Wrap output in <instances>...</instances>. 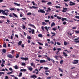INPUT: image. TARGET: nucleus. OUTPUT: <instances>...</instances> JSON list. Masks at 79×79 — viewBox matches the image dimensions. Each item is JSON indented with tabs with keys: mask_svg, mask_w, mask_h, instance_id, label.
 <instances>
[{
	"mask_svg": "<svg viewBox=\"0 0 79 79\" xmlns=\"http://www.w3.org/2000/svg\"><path fill=\"white\" fill-rule=\"evenodd\" d=\"M56 44L57 45H61V43L58 42H56Z\"/></svg>",
	"mask_w": 79,
	"mask_h": 79,
	"instance_id": "obj_25",
	"label": "nucleus"
},
{
	"mask_svg": "<svg viewBox=\"0 0 79 79\" xmlns=\"http://www.w3.org/2000/svg\"><path fill=\"white\" fill-rule=\"evenodd\" d=\"M2 64L5 63V61L3 59H2Z\"/></svg>",
	"mask_w": 79,
	"mask_h": 79,
	"instance_id": "obj_45",
	"label": "nucleus"
},
{
	"mask_svg": "<svg viewBox=\"0 0 79 79\" xmlns=\"http://www.w3.org/2000/svg\"><path fill=\"white\" fill-rule=\"evenodd\" d=\"M78 39H79V37H78L77 38V39H74V40H78Z\"/></svg>",
	"mask_w": 79,
	"mask_h": 79,
	"instance_id": "obj_56",
	"label": "nucleus"
},
{
	"mask_svg": "<svg viewBox=\"0 0 79 79\" xmlns=\"http://www.w3.org/2000/svg\"><path fill=\"white\" fill-rule=\"evenodd\" d=\"M31 65L34 68H35V64H34L33 62L31 63Z\"/></svg>",
	"mask_w": 79,
	"mask_h": 79,
	"instance_id": "obj_7",
	"label": "nucleus"
},
{
	"mask_svg": "<svg viewBox=\"0 0 79 79\" xmlns=\"http://www.w3.org/2000/svg\"><path fill=\"white\" fill-rule=\"evenodd\" d=\"M64 45H67V42H66L65 41L64 42Z\"/></svg>",
	"mask_w": 79,
	"mask_h": 79,
	"instance_id": "obj_39",
	"label": "nucleus"
},
{
	"mask_svg": "<svg viewBox=\"0 0 79 79\" xmlns=\"http://www.w3.org/2000/svg\"><path fill=\"white\" fill-rule=\"evenodd\" d=\"M63 55L64 56H68V54H66V53H65L64 52H63Z\"/></svg>",
	"mask_w": 79,
	"mask_h": 79,
	"instance_id": "obj_13",
	"label": "nucleus"
},
{
	"mask_svg": "<svg viewBox=\"0 0 79 79\" xmlns=\"http://www.w3.org/2000/svg\"><path fill=\"white\" fill-rule=\"evenodd\" d=\"M31 78H37V76H36L35 75H34L32 76H31Z\"/></svg>",
	"mask_w": 79,
	"mask_h": 79,
	"instance_id": "obj_8",
	"label": "nucleus"
},
{
	"mask_svg": "<svg viewBox=\"0 0 79 79\" xmlns=\"http://www.w3.org/2000/svg\"><path fill=\"white\" fill-rule=\"evenodd\" d=\"M48 10L49 11H51V9H50V8L49 7L48 8Z\"/></svg>",
	"mask_w": 79,
	"mask_h": 79,
	"instance_id": "obj_64",
	"label": "nucleus"
},
{
	"mask_svg": "<svg viewBox=\"0 0 79 79\" xmlns=\"http://www.w3.org/2000/svg\"><path fill=\"white\" fill-rule=\"evenodd\" d=\"M63 10H62V12H66L67 11V10H68V8H63Z\"/></svg>",
	"mask_w": 79,
	"mask_h": 79,
	"instance_id": "obj_4",
	"label": "nucleus"
},
{
	"mask_svg": "<svg viewBox=\"0 0 79 79\" xmlns=\"http://www.w3.org/2000/svg\"><path fill=\"white\" fill-rule=\"evenodd\" d=\"M46 62V61L45 60H40V63H45Z\"/></svg>",
	"mask_w": 79,
	"mask_h": 79,
	"instance_id": "obj_11",
	"label": "nucleus"
},
{
	"mask_svg": "<svg viewBox=\"0 0 79 79\" xmlns=\"http://www.w3.org/2000/svg\"><path fill=\"white\" fill-rule=\"evenodd\" d=\"M73 61L74 62L72 63L73 64H77V63H78V62H79V60H73Z\"/></svg>",
	"mask_w": 79,
	"mask_h": 79,
	"instance_id": "obj_2",
	"label": "nucleus"
},
{
	"mask_svg": "<svg viewBox=\"0 0 79 79\" xmlns=\"http://www.w3.org/2000/svg\"><path fill=\"white\" fill-rule=\"evenodd\" d=\"M15 69H19L18 67V65H16L14 66Z\"/></svg>",
	"mask_w": 79,
	"mask_h": 79,
	"instance_id": "obj_15",
	"label": "nucleus"
},
{
	"mask_svg": "<svg viewBox=\"0 0 79 79\" xmlns=\"http://www.w3.org/2000/svg\"><path fill=\"white\" fill-rule=\"evenodd\" d=\"M21 44H22V41H19L18 43V45H21Z\"/></svg>",
	"mask_w": 79,
	"mask_h": 79,
	"instance_id": "obj_17",
	"label": "nucleus"
},
{
	"mask_svg": "<svg viewBox=\"0 0 79 79\" xmlns=\"http://www.w3.org/2000/svg\"><path fill=\"white\" fill-rule=\"evenodd\" d=\"M25 63H22V65L23 66H25Z\"/></svg>",
	"mask_w": 79,
	"mask_h": 79,
	"instance_id": "obj_60",
	"label": "nucleus"
},
{
	"mask_svg": "<svg viewBox=\"0 0 79 79\" xmlns=\"http://www.w3.org/2000/svg\"><path fill=\"white\" fill-rule=\"evenodd\" d=\"M38 43L39 44V45H43V44L40 43L38 42Z\"/></svg>",
	"mask_w": 79,
	"mask_h": 79,
	"instance_id": "obj_40",
	"label": "nucleus"
},
{
	"mask_svg": "<svg viewBox=\"0 0 79 79\" xmlns=\"http://www.w3.org/2000/svg\"><path fill=\"white\" fill-rule=\"evenodd\" d=\"M38 13H45V11L42 9H40L38 10Z\"/></svg>",
	"mask_w": 79,
	"mask_h": 79,
	"instance_id": "obj_1",
	"label": "nucleus"
},
{
	"mask_svg": "<svg viewBox=\"0 0 79 79\" xmlns=\"http://www.w3.org/2000/svg\"><path fill=\"white\" fill-rule=\"evenodd\" d=\"M3 46L4 48H6V44H3Z\"/></svg>",
	"mask_w": 79,
	"mask_h": 79,
	"instance_id": "obj_21",
	"label": "nucleus"
},
{
	"mask_svg": "<svg viewBox=\"0 0 79 79\" xmlns=\"http://www.w3.org/2000/svg\"><path fill=\"white\" fill-rule=\"evenodd\" d=\"M75 18L77 19H79V16H75Z\"/></svg>",
	"mask_w": 79,
	"mask_h": 79,
	"instance_id": "obj_57",
	"label": "nucleus"
},
{
	"mask_svg": "<svg viewBox=\"0 0 79 79\" xmlns=\"http://www.w3.org/2000/svg\"><path fill=\"white\" fill-rule=\"evenodd\" d=\"M31 3L33 4V5H35V3H34V2L33 1L31 2Z\"/></svg>",
	"mask_w": 79,
	"mask_h": 79,
	"instance_id": "obj_61",
	"label": "nucleus"
},
{
	"mask_svg": "<svg viewBox=\"0 0 79 79\" xmlns=\"http://www.w3.org/2000/svg\"><path fill=\"white\" fill-rule=\"evenodd\" d=\"M38 37H43V36L41 34H39V35H38Z\"/></svg>",
	"mask_w": 79,
	"mask_h": 79,
	"instance_id": "obj_20",
	"label": "nucleus"
},
{
	"mask_svg": "<svg viewBox=\"0 0 79 79\" xmlns=\"http://www.w3.org/2000/svg\"><path fill=\"white\" fill-rule=\"evenodd\" d=\"M70 6H72V5H75V3L71 1L70 2Z\"/></svg>",
	"mask_w": 79,
	"mask_h": 79,
	"instance_id": "obj_6",
	"label": "nucleus"
},
{
	"mask_svg": "<svg viewBox=\"0 0 79 79\" xmlns=\"http://www.w3.org/2000/svg\"><path fill=\"white\" fill-rule=\"evenodd\" d=\"M8 58H14V56H12L11 54H8L7 55Z\"/></svg>",
	"mask_w": 79,
	"mask_h": 79,
	"instance_id": "obj_3",
	"label": "nucleus"
},
{
	"mask_svg": "<svg viewBox=\"0 0 79 79\" xmlns=\"http://www.w3.org/2000/svg\"><path fill=\"white\" fill-rule=\"evenodd\" d=\"M75 32H76V34H78V33H79V31H76Z\"/></svg>",
	"mask_w": 79,
	"mask_h": 79,
	"instance_id": "obj_62",
	"label": "nucleus"
},
{
	"mask_svg": "<svg viewBox=\"0 0 79 79\" xmlns=\"http://www.w3.org/2000/svg\"><path fill=\"white\" fill-rule=\"evenodd\" d=\"M8 76H6L5 77V79H8Z\"/></svg>",
	"mask_w": 79,
	"mask_h": 79,
	"instance_id": "obj_52",
	"label": "nucleus"
},
{
	"mask_svg": "<svg viewBox=\"0 0 79 79\" xmlns=\"http://www.w3.org/2000/svg\"><path fill=\"white\" fill-rule=\"evenodd\" d=\"M49 21V20H45V23H48Z\"/></svg>",
	"mask_w": 79,
	"mask_h": 79,
	"instance_id": "obj_31",
	"label": "nucleus"
},
{
	"mask_svg": "<svg viewBox=\"0 0 79 79\" xmlns=\"http://www.w3.org/2000/svg\"><path fill=\"white\" fill-rule=\"evenodd\" d=\"M19 56V54H17V56H16V58H18Z\"/></svg>",
	"mask_w": 79,
	"mask_h": 79,
	"instance_id": "obj_47",
	"label": "nucleus"
},
{
	"mask_svg": "<svg viewBox=\"0 0 79 79\" xmlns=\"http://www.w3.org/2000/svg\"><path fill=\"white\" fill-rule=\"evenodd\" d=\"M12 14L14 16H15V17H16V18L18 17V16H17V15L15 14V13H12Z\"/></svg>",
	"mask_w": 79,
	"mask_h": 79,
	"instance_id": "obj_16",
	"label": "nucleus"
},
{
	"mask_svg": "<svg viewBox=\"0 0 79 79\" xmlns=\"http://www.w3.org/2000/svg\"><path fill=\"white\" fill-rule=\"evenodd\" d=\"M31 13L29 12L27 13V15H31Z\"/></svg>",
	"mask_w": 79,
	"mask_h": 79,
	"instance_id": "obj_46",
	"label": "nucleus"
},
{
	"mask_svg": "<svg viewBox=\"0 0 79 79\" xmlns=\"http://www.w3.org/2000/svg\"><path fill=\"white\" fill-rule=\"evenodd\" d=\"M47 4L48 5H52V3L51 2H49L47 3Z\"/></svg>",
	"mask_w": 79,
	"mask_h": 79,
	"instance_id": "obj_34",
	"label": "nucleus"
},
{
	"mask_svg": "<svg viewBox=\"0 0 79 79\" xmlns=\"http://www.w3.org/2000/svg\"><path fill=\"white\" fill-rule=\"evenodd\" d=\"M51 61H52V63H55V60H53L52 59H51Z\"/></svg>",
	"mask_w": 79,
	"mask_h": 79,
	"instance_id": "obj_33",
	"label": "nucleus"
},
{
	"mask_svg": "<svg viewBox=\"0 0 79 79\" xmlns=\"http://www.w3.org/2000/svg\"><path fill=\"white\" fill-rule=\"evenodd\" d=\"M61 20H62V22H63V21H64V18H62Z\"/></svg>",
	"mask_w": 79,
	"mask_h": 79,
	"instance_id": "obj_63",
	"label": "nucleus"
},
{
	"mask_svg": "<svg viewBox=\"0 0 79 79\" xmlns=\"http://www.w3.org/2000/svg\"><path fill=\"white\" fill-rule=\"evenodd\" d=\"M52 30H53V31H56V28H52Z\"/></svg>",
	"mask_w": 79,
	"mask_h": 79,
	"instance_id": "obj_36",
	"label": "nucleus"
},
{
	"mask_svg": "<svg viewBox=\"0 0 79 79\" xmlns=\"http://www.w3.org/2000/svg\"><path fill=\"white\" fill-rule=\"evenodd\" d=\"M55 26V22H53L51 24V27H52L53 26Z\"/></svg>",
	"mask_w": 79,
	"mask_h": 79,
	"instance_id": "obj_12",
	"label": "nucleus"
},
{
	"mask_svg": "<svg viewBox=\"0 0 79 79\" xmlns=\"http://www.w3.org/2000/svg\"><path fill=\"white\" fill-rule=\"evenodd\" d=\"M41 2L42 3H46V2H47V1H46L42 0L41 1Z\"/></svg>",
	"mask_w": 79,
	"mask_h": 79,
	"instance_id": "obj_28",
	"label": "nucleus"
},
{
	"mask_svg": "<svg viewBox=\"0 0 79 79\" xmlns=\"http://www.w3.org/2000/svg\"><path fill=\"white\" fill-rule=\"evenodd\" d=\"M22 74L23 73H20L19 74V77H21Z\"/></svg>",
	"mask_w": 79,
	"mask_h": 79,
	"instance_id": "obj_29",
	"label": "nucleus"
},
{
	"mask_svg": "<svg viewBox=\"0 0 79 79\" xmlns=\"http://www.w3.org/2000/svg\"><path fill=\"white\" fill-rule=\"evenodd\" d=\"M41 29H42L43 31H44V26H42L41 27Z\"/></svg>",
	"mask_w": 79,
	"mask_h": 79,
	"instance_id": "obj_51",
	"label": "nucleus"
},
{
	"mask_svg": "<svg viewBox=\"0 0 79 79\" xmlns=\"http://www.w3.org/2000/svg\"><path fill=\"white\" fill-rule=\"evenodd\" d=\"M6 50L5 49H3L2 50V52L4 53H6Z\"/></svg>",
	"mask_w": 79,
	"mask_h": 79,
	"instance_id": "obj_19",
	"label": "nucleus"
},
{
	"mask_svg": "<svg viewBox=\"0 0 79 79\" xmlns=\"http://www.w3.org/2000/svg\"><path fill=\"white\" fill-rule=\"evenodd\" d=\"M63 60H61L60 61V64H63Z\"/></svg>",
	"mask_w": 79,
	"mask_h": 79,
	"instance_id": "obj_38",
	"label": "nucleus"
},
{
	"mask_svg": "<svg viewBox=\"0 0 79 79\" xmlns=\"http://www.w3.org/2000/svg\"><path fill=\"white\" fill-rule=\"evenodd\" d=\"M9 10L11 11H15V9L14 8H9Z\"/></svg>",
	"mask_w": 79,
	"mask_h": 79,
	"instance_id": "obj_22",
	"label": "nucleus"
},
{
	"mask_svg": "<svg viewBox=\"0 0 79 79\" xmlns=\"http://www.w3.org/2000/svg\"><path fill=\"white\" fill-rule=\"evenodd\" d=\"M13 72H10L8 73L7 74H11L12 73H13Z\"/></svg>",
	"mask_w": 79,
	"mask_h": 79,
	"instance_id": "obj_55",
	"label": "nucleus"
},
{
	"mask_svg": "<svg viewBox=\"0 0 79 79\" xmlns=\"http://www.w3.org/2000/svg\"><path fill=\"white\" fill-rule=\"evenodd\" d=\"M47 79H51V77H47Z\"/></svg>",
	"mask_w": 79,
	"mask_h": 79,
	"instance_id": "obj_59",
	"label": "nucleus"
},
{
	"mask_svg": "<svg viewBox=\"0 0 79 79\" xmlns=\"http://www.w3.org/2000/svg\"><path fill=\"white\" fill-rule=\"evenodd\" d=\"M0 18H4V19H5V17L4 16H0Z\"/></svg>",
	"mask_w": 79,
	"mask_h": 79,
	"instance_id": "obj_49",
	"label": "nucleus"
},
{
	"mask_svg": "<svg viewBox=\"0 0 79 79\" xmlns=\"http://www.w3.org/2000/svg\"><path fill=\"white\" fill-rule=\"evenodd\" d=\"M54 58H56V60H58V56L56 55L55 56H54Z\"/></svg>",
	"mask_w": 79,
	"mask_h": 79,
	"instance_id": "obj_27",
	"label": "nucleus"
},
{
	"mask_svg": "<svg viewBox=\"0 0 79 79\" xmlns=\"http://www.w3.org/2000/svg\"><path fill=\"white\" fill-rule=\"evenodd\" d=\"M35 71H37V72L36 73V74H38V73H39V70L37 69H35Z\"/></svg>",
	"mask_w": 79,
	"mask_h": 79,
	"instance_id": "obj_26",
	"label": "nucleus"
},
{
	"mask_svg": "<svg viewBox=\"0 0 79 79\" xmlns=\"http://www.w3.org/2000/svg\"><path fill=\"white\" fill-rule=\"evenodd\" d=\"M51 34H53V35H52L51 36V37H53V36H55V35H56V33H55L52 32H51Z\"/></svg>",
	"mask_w": 79,
	"mask_h": 79,
	"instance_id": "obj_14",
	"label": "nucleus"
},
{
	"mask_svg": "<svg viewBox=\"0 0 79 79\" xmlns=\"http://www.w3.org/2000/svg\"><path fill=\"white\" fill-rule=\"evenodd\" d=\"M28 60V58H27V57L24 58V60H25V61H26V60Z\"/></svg>",
	"mask_w": 79,
	"mask_h": 79,
	"instance_id": "obj_44",
	"label": "nucleus"
},
{
	"mask_svg": "<svg viewBox=\"0 0 79 79\" xmlns=\"http://www.w3.org/2000/svg\"><path fill=\"white\" fill-rule=\"evenodd\" d=\"M23 29H26V27L24 26L23 25Z\"/></svg>",
	"mask_w": 79,
	"mask_h": 79,
	"instance_id": "obj_53",
	"label": "nucleus"
},
{
	"mask_svg": "<svg viewBox=\"0 0 79 79\" xmlns=\"http://www.w3.org/2000/svg\"><path fill=\"white\" fill-rule=\"evenodd\" d=\"M55 7H56V8H61V7L58 6H56Z\"/></svg>",
	"mask_w": 79,
	"mask_h": 79,
	"instance_id": "obj_37",
	"label": "nucleus"
},
{
	"mask_svg": "<svg viewBox=\"0 0 79 79\" xmlns=\"http://www.w3.org/2000/svg\"><path fill=\"white\" fill-rule=\"evenodd\" d=\"M14 4L15 5H16V6H21V5L19 4H18L17 3H16V2H14Z\"/></svg>",
	"mask_w": 79,
	"mask_h": 79,
	"instance_id": "obj_10",
	"label": "nucleus"
},
{
	"mask_svg": "<svg viewBox=\"0 0 79 79\" xmlns=\"http://www.w3.org/2000/svg\"><path fill=\"white\" fill-rule=\"evenodd\" d=\"M2 74H5V73L4 72H0V74H1V76Z\"/></svg>",
	"mask_w": 79,
	"mask_h": 79,
	"instance_id": "obj_42",
	"label": "nucleus"
},
{
	"mask_svg": "<svg viewBox=\"0 0 79 79\" xmlns=\"http://www.w3.org/2000/svg\"><path fill=\"white\" fill-rule=\"evenodd\" d=\"M32 31V34H35V32H35V31H34V29L32 30H31Z\"/></svg>",
	"mask_w": 79,
	"mask_h": 79,
	"instance_id": "obj_23",
	"label": "nucleus"
},
{
	"mask_svg": "<svg viewBox=\"0 0 79 79\" xmlns=\"http://www.w3.org/2000/svg\"><path fill=\"white\" fill-rule=\"evenodd\" d=\"M44 69H45L46 70H48V67H44Z\"/></svg>",
	"mask_w": 79,
	"mask_h": 79,
	"instance_id": "obj_35",
	"label": "nucleus"
},
{
	"mask_svg": "<svg viewBox=\"0 0 79 79\" xmlns=\"http://www.w3.org/2000/svg\"><path fill=\"white\" fill-rule=\"evenodd\" d=\"M42 25H47V23H45L44 22H43L42 23Z\"/></svg>",
	"mask_w": 79,
	"mask_h": 79,
	"instance_id": "obj_32",
	"label": "nucleus"
},
{
	"mask_svg": "<svg viewBox=\"0 0 79 79\" xmlns=\"http://www.w3.org/2000/svg\"><path fill=\"white\" fill-rule=\"evenodd\" d=\"M61 48H57V50H58L59 52H60V51H61Z\"/></svg>",
	"mask_w": 79,
	"mask_h": 79,
	"instance_id": "obj_54",
	"label": "nucleus"
},
{
	"mask_svg": "<svg viewBox=\"0 0 79 79\" xmlns=\"http://www.w3.org/2000/svg\"><path fill=\"white\" fill-rule=\"evenodd\" d=\"M27 37V39H31V37L30 36H28Z\"/></svg>",
	"mask_w": 79,
	"mask_h": 79,
	"instance_id": "obj_41",
	"label": "nucleus"
},
{
	"mask_svg": "<svg viewBox=\"0 0 79 79\" xmlns=\"http://www.w3.org/2000/svg\"><path fill=\"white\" fill-rule=\"evenodd\" d=\"M4 11H7V12H9L10 11V10L7 9L5 10Z\"/></svg>",
	"mask_w": 79,
	"mask_h": 79,
	"instance_id": "obj_48",
	"label": "nucleus"
},
{
	"mask_svg": "<svg viewBox=\"0 0 79 79\" xmlns=\"http://www.w3.org/2000/svg\"><path fill=\"white\" fill-rule=\"evenodd\" d=\"M28 25L29 26H32V27H35L34 25L32 24H28Z\"/></svg>",
	"mask_w": 79,
	"mask_h": 79,
	"instance_id": "obj_18",
	"label": "nucleus"
},
{
	"mask_svg": "<svg viewBox=\"0 0 79 79\" xmlns=\"http://www.w3.org/2000/svg\"><path fill=\"white\" fill-rule=\"evenodd\" d=\"M57 18L58 19H61V17H60L59 16H57Z\"/></svg>",
	"mask_w": 79,
	"mask_h": 79,
	"instance_id": "obj_50",
	"label": "nucleus"
},
{
	"mask_svg": "<svg viewBox=\"0 0 79 79\" xmlns=\"http://www.w3.org/2000/svg\"><path fill=\"white\" fill-rule=\"evenodd\" d=\"M66 24V22H64L63 23V24H64V25H65V24Z\"/></svg>",
	"mask_w": 79,
	"mask_h": 79,
	"instance_id": "obj_58",
	"label": "nucleus"
},
{
	"mask_svg": "<svg viewBox=\"0 0 79 79\" xmlns=\"http://www.w3.org/2000/svg\"><path fill=\"white\" fill-rule=\"evenodd\" d=\"M59 70L61 71V72H63V69H61V68H59Z\"/></svg>",
	"mask_w": 79,
	"mask_h": 79,
	"instance_id": "obj_24",
	"label": "nucleus"
},
{
	"mask_svg": "<svg viewBox=\"0 0 79 79\" xmlns=\"http://www.w3.org/2000/svg\"><path fill=\"white\" fill-rule=\"evenodd\" d=\"M27 69L28 70H29L30 71H32V67H27Z\"/></svg>",
	"mask_w": 79,
	"mask_h": 79,
	"instance_id": "obj_9",
	"label": "nucleus"
},
{
	"mask_svg": "<svg viewBox=\"0 0 79 79\" xmlns=\"http://www.w3.org/2000/svg\"><path fill=\"white\" fill-rule=\"evenodd\" d=\"M47 60H48V61H50L51 60V59L49 57H47Z\"/></svg>",
	"mask_w": 79,
	"mask_h": 79,
	"instance_id": "obj_30",
	"label": "nucleus"
},
{
	"mask_svg": "<svg viewBox=\"0 0 79 79\" xmlns=\"http://www.w3.org/2000/svg\"><path fill=\"white\" fill-rule=\"evenodd\" d=\"M29 8H30V9H32V8H33V9H37V7H35V6H32V7L29 6Z\"/></svg>",
	"mask_w": 79,
	"mask_h": 79,
	"instance_id": "obj_5",
	"label": "nucleus"
},
{
	"mask_svg": "<svg viewBox=\"0 0 79 79\" xmlns=\"http://www.w3.org/2000/svg\"><path fill=\"white\" fill-rule=\"evenodd\" d=\"M15 52V51L14 50H11V53L12 54H13L14 52Z\"/></svg>",
	"mask_w": 79,
	"mask_h": 79,
	"instance_id": "obj_43",
	"label": "nucleus"
}]
</instances>
